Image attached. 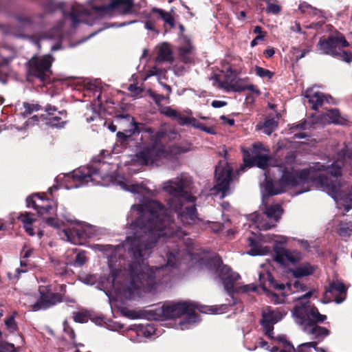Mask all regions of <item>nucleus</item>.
<instances>
[{
    "mask_svg": "<svg viewBox=\"0 0 352 352\" xmlns=\"http://www.w3.org/2000/svg\"><path fill=\"white\" fill-rule=\"evenodd\" d=\"M273 340H276L278 343L282 344V349L280 352H296L295 348L293 344L287 340L285 335L274 337Z\"/></svg>",
    "mask_w": 352,
    "mask_h": 352,
    "instance_id": "f704fd0d",
    "label": "nucleus"
},
{
    "mask_svg": "<svg viewBox=\"0 0 352 352\" xmlns=\"http://www.w3.org/2000/svg\"><path fill=\"white\" fill-rule=\"evenodd\" d=\"M323 118L328 124L345 126L349 122L348 119L342 116L338 109H329L327 113L323 115Z\"/></svg>",
    "mask_w": 352,
    "mask_h": 352,
    "instance_id": "5701e85b",
    "label": "nucleus"
},
{
    "mask_svg": "<svg viewBox=\"0 0 352 352\" xmlns=\"http://www.w3.org/2000/svg\"><path fill=\"white\" fill-rule=\"evenodd\" d=\"M266 4L265 10L266 13L278 15L281 12L282 8L278 4V0H262Z\"/></svg>",
    "mask_w": 352,
    "mask_h": 352,
    "instance_id": "2f4dec72",
    "label": "nucleus"
},
{
    "mask_svg": "<svg viewBox=\"0 0 352 352\" xmlns=\"http://www.w3.org/2000/svg\"><path fill=\"white\" fill-rule=\"evenodd\" d=\"M214 177L216 184L214 188L221 192L224 197L230 191V184L232 180V168L225 160H220L215 167Z\"/></svg>",
    "mask_w": 352,
    "mask_h": 352,
    "instance_id": "f8f14e48",
    "label": "nucleus"
},
{
    "mask_svg": "<svg viewBox=\"0 0 352 352\" xmlns=\"http://www.w3.org/2000/svg\"><path fill=\"white\" fill-rule=\"evenodd\" d=\"M210 263L218 272V276L222 280L226 292L229 294L234 293V284L239 279V274L233 272L228 265H223L219 256L211 258Z\"/></svg>",
    "mask_w": 352,
    "mask_h": 352,
    "instance_id": "9b49d317",
    "label": "nucleus"
},
{
    "mask_svg": "<svg viewBox=\"0 0 352 352\" xmlns=\"http://www.w3.org/2000/svg\"><path fill=\"white\" fill-rule=\"evenodd\" d=\"M175 121H177L178 124L181 126L190 125L192 126L193 122H195V118L193 117L186 116L179 112Z\"/></svg>",
    "mask_w": 352,
    "mask_h": 352,
    "instance_id": "37998d69",
    "label": "nucleus"
},
{
    "mask_svg": "<svg viewBox=\"0 0 352 352\" xmlns=\"http://www.w3.org/2000/svg\"><path fill=\"white\" fill-rule=\"evenodd\" d=\"M166 135V131L162 130L151 135L150 140L151 144L150 146H155L156 147L164 146L161 144L162 140Z\"/></svg>",
    "mask_w": 352,
    "mask_h": 352,
    "instance_id": "4c0bfd02",
    "label": "nucleus"
},
{
    "mask_svg": "<svg viewBox=\"0 0 352 352\" xmlns=\"http://www.w3.org/2000/svg\"><path fill=\"white\" fill-rule=\"evenodd\" d=\"M151 12L153 13L158 14L160 18L170 26V28H173L175 27V19L168 12L157 8H153Z\"/></svg>",
    "mask_w": 352,
    "mask_h": 352,
    "instance_id": "c756f323",
    "label": "nucleus"
},
{
    "mask_svg": "<svg viewBox=\"0 0 352 352\" xmlns=\"http://www.w3.org/2000/svg\"><path fill=\"white\" fill-rule=\"evenodd\" d=\"M84 117L87 122L89 123L94 120H101L100 115L98 112L94 110V109H89L85 114Z\"/></svg>",
    "mask_w": 352,
    "mask_h": 352,
    "instance_id": "49530a36",
    "label": "nucleus"
},
{
    "mask_svg": "<svg viewBox=\"0 0 352 352\" xmlns=\"http://www.w3.org/2000/svg\"><path fill=\"white\" fill-rule=\"evenodd\" d=\"M312 295V292H309L307 293H306L305 294H304L302 296H301L300 298H299L298 300V303L297 305H300L301 303H305L307 302H310L311 301L309 300V298Z\"/></svg>",
    "mask_w": 352,
    "mask_h": 352,
    "instance_id": "0e129e2a",
    "label": "nucleus"
},
{
    "mask_svg": "<svg viewBox=\"0 0 352 352\" xmlns=\"http://www.w3.org/2000/svg\"><path fill=\"white\" fill-rule=\"evenodd\" d=\"M315 270L316 267L314 265L305 262L294 269H290L289 272L294 278H299L312 275Z\"/></svg>",
    "mask_w": 352,
    "mask_h": 352,
    "instance_id": "b1692460",
    "label": "nucleus"
},
{
    "mask_svg": "<svg viewBox=\"0 0 352 352\" xmlns=\"http://www.w3.org/2000/svg\"><path fill=\"white\" fill-rule=\"evenodd\" d=\"M296 290L306 291L307 286L301 283L300 280H296L293 285H292Z\"/></svg>",
    "mask_w": 352,
    "mask_h": 352,
    "instance_id": "e2e57ef3",
    "label": "nucleus"
},
{
    "mask_svg": "<svg viewBox=\"0 0 352 352\" xmlns=\"http://www.w3.org/2000/svg\"><path fill=\"white\" fill-rule=\"evenodd\" d=\"M305 97L308 99V102L311 104V109L315 111L321 107L326 100L325 95L319 91L310 94H307Z\"/></svg>",
    "mask_w": 352,
    "mask_h": 352,
    "instance_id": "bb28decb",
    "label": "nucleus"
},
{
    "mask_svg": "<svg viewBox=\"0 0 352 352\" xmlns=\"http://www.w3.org/2000/svg\"><path fill=\"white\" fill-rule=\"evenodd\" d=\"M87 262V257L85 256V252H80L77 254L74 261V265L76 266H82Z\"/></svg>",
    "mask_w": 352,
    "mask_h": 352,
    "instance_id": "864d4df0",
    "label": "nucleus"
},
{
    "mask_svg": "<svg viewBox=\"0 0 352 352\" xmlns=\"http://www.w3.org/2000/svg\"><path fill=\"white\" fill-rule=\"evenodd\" d=\"M40 298L38 300L32 304L31 310L33 311H38L39 310H45L58 302L64 300L63 296L59 293H52L48 288L45 291L39 289Z\"/></svg>",
    "mask_w": 352,
    "mask_h": 352,
    "instance_id": "dca6fc26",
    "label": "nucleus"
},
{
    "mask_svg": "<svg viewBox=\"0 0 352 352\" xmlns=\"http://www.w3.org/2000/svg\"><path fill=\"white\" fill-rule=\"evenodd\" d=\"M193 47L190 42H188L187 45L185 46L180 47L179 49V56L182 58V60L187 63L189 61L188 58L186 57L188 54H190L192 52Z\"/></svg>",
    "mask_w": 352,
    "mask_h": 352,
    "instance_id": "a18cd8bd",
    "label": "nucleus"
},
{
    "mask_svg": "<svg viewBox=\"0 0 352 352\" xmlns=\"http://www.w3.org/2000/svg\"><path fill=\"white\" fill-rule=\"evenodd\" d=\"M197 306L189 301H166L161 307H156L151 311L153 313L155 320H164L179 318L186 316L185 322L195 323L199 315L195 310Z\"/></svg>",
    "mask_w": 352,
    "mask_h": 352,
    "instance_id": "20e7f679",
    "label": "nucleus"
},
{
    "mask_svg": "<svg viewBox=\"0 0 352 352\" xmlns=\"http://www.w3.org/2000/svg\"><path fill=\"white\" fill-rule=\"evenodd\" d=\"M26 248V246L25 245L21 251V257L22 258H29L32 254V252H33V250L30 248L28 250H25V248Z\"/></svg>",
    "mask_w": 352,
    "mask_h": 352,
    "instance_id": "69168bd1",
    "label": "nucleus"
},
{
    "mask_svg": "<svg viewBox=\"0 0 352 352\" xmlns=\"http://www.w3.org/2000/svg\"><path fill=\"white\" fill-rule=\"evenodd\" d=\"M298 9L302 14L310 16H316L321 12L320 10L311 6L305 1L299 4Z\"/></svg>",
    "mask_w": 352,
    "mask_h": 352,
    "instance_id": "c9c22d12",
    "label": "nucleus"
},
{
    "mask_svg": "<svg viewBox=\"0 0 352 352\" xmlns=\"http://www.w3.org/2000/svg\"><path fill=\"white\" fill-rule=\"evenodd\" d=\"M211 105L214 108H220L227 105V102L221 100H213Z\"/></svg>",
    "mask_w": 352,
    "mask_h": 352,
    "instance_id": "338daca9",
    "label": "nucleus"
},
{
    "mask_svg": "<svg viewBox=\"0 0 352 352\" xmlns=\"http://www.w3.org/2000/svg\"><path fill=\"white\" fill-rule=\"evenodd\" d=\"M264 213L269 219H273L277 222L280 219L283 209L279 204L271 205L265 208Z\"/></svg>",
    "mask_w": 352,
    "mask_h": 352,
    "instance_id": "c85d7f7f",
    "label": "nucleus"
},
{
    "mask_svg": "<svg viewBox=\"0 0 352 352\" xmlns=\"http://www.w3.org/2000/svg\"><path fill=\"white\" fill-rule=\"evenodd\" d=\"M278 124L274 118L265 120L263 122L264 132L267 135H271L272 133L276 129Z\"/></svg>",
    "mask_w": 352,
    "mask_h": 352,
    "instance_id": "a19ab883",
    "label": "nucleus"
},
{
    "mask_svg": "<svg viewBox=\"0 0 352 352\" xmlns=\"http://www.w3.org/2000/svg\"><path fill=\"white\" fill-rule=\"evenodd\" d=\"M263 54H264L265 58H270L274 55L275 50L273 47H269L266 50H265Z\"/></svg>",
    "mask_w": 352,
    "mask_h": 352,
    "instance_id": "774afa93",
    "label": "nucleus"
},
{
    "mask_svg": "<svg viewBox=\"0 0 352 352\" xmlns=\"http://www.w3.org/2000/svg\"><path fill=\"white\" fill-rule=\"evenodd\" d=\"M259 284L263 292L274 301L276 304L280 303V297L276 293L271 291V289L280 292L283 297L287 296L285 293V289H287L291 292L292 291V285L290 283L283 284L276 280L270 272L266 274H259Z\"/></svg>",
    "mask_w": 352,
    "mask_h": 352,
    "instance_id": "9d476101",
    "label": "nucleus"
},
{
    "mask_svg": "<svg viewBox=\"0 0 352 352\" xmlns=\"http://www.w3.org/2000/svg\"><path fill=\"white\" fill-rule=\"evenodd\" d=\"M164 190L170 195L168 208L155 200L136 206L139 216L134 221L135 232L126 236L124 243L131 258L129 269L111 271L109 278L113 286H122L124 280L120 276L127 274L130 290L150 292L161 283L166 267L175 266L176 257L173 252L167 254L166 266H150L147 259L161 237L179 239L186 234L175 224L173 214H177V220L183 225L194 223L197 218V197L188 191L187 182L184 179L166 182Z\"/></svg>",
    "mask_w": 352,
    "mask_h": 352,
    "instance_id": "f257e3e1",
    "label": "nucleus"
},
{
    "mask_svg": "<svg viewBox=\"0 0 352 352\" xmlns=\"http://www.w3.org/2000/svg\"><path fill=\"white\" fill-rule=\"evenodd\" d=\"M43 218H44L45 222L47 225H48L54 228H60V223L57 218L53 217H46V218H45L43 217Z\"/></svg>",
    "mask_w": 352,
    "mask_h": 352,
    "instance_id": "4d7b16f0",
    "label": "nucleus"
},
{
    "mask_svg": "<svg viewBox=\"0 0 352 352\" xmlns=\"http://www.w3.org/2000/svg\"><path fill=\"white\" fill-rule=\"evenodd\" d=\"M14 18L20 25L18 36L25 37L24 31L32 28L34 25V16L28 15L23 12H17L14 14Z\"/></svg>",
    "mask_w": 352,
    "mask_h": 352,
    "instance_id": "412c9836",
    "label": "nucleus"
},
{
    "mask_svg": "<svg viewBox=\"0 0 352 352\" xmlns=\"http://www.w3.org/2000/svg\"><path fill=\"white\" fill-rule=\"evenodd\" d=\"M55 271L57 274L60 276L66 274L67 272V263L65 262H58L55 265Z\"/></svg>",
    "mask_w": 352,
    "mask_h": 352,
    "instance_id": "5fc2aeb1",
    "label": "nucleus"
},
{
    "mask_svg": "<svg viewBox=\"0 0 352 352\" xmlns=\"http://www.w3.org/2000/svg\"><path fill=\"white\" fill-rule=\"evenodd\" d=\"M293 314L296 317V322L303 326L304 331L314 338L320 339L329 335V329L318 325V323H322L327 319V316L320 314L311 302L296 305Z\"/></svg>",
    "mask_w": 352,
    "mask_h": 352,
    "instance_id": "7ed1b4c3",
    "label": "nucleus"
},
{
    "mask_svg": "<svg viewBox=\"0 0 352 352\" xmlns=\"http://www.w3.org/2000/svg\"><path fill=\"white\" fill-rule=\"evenodd\" d=\"M52 202L44 192L34 193L26 198L27 207L34 208L41 217L56 214V206H53Z\"/></svg>",
    "mask_w": 352,
    "mask_h": 352,
    "instance_id": "ddd939ff",
    "label": "nucleus"
},
{
    "mask_svg": "<svg viewBox=\"0 0 352 352\" xmlns=\"http://www.w3.org/2000/svg\"><path fill=\"white\" fill-rule=\"evenodd\" d=\"M161 113L166 116L170 118L172 120H175L179 112L173 109H172L170 107H164Z\"/></svg>",
    "mask_w": 352,
    "mask_h": 352,
    "instance_id": "603ef678",
    "label": "nucleus"
},
{
    "mask_svg": "<svg viewBox=\"0 0 352 352\" xmlns=\"http://www.w3.org/2000/svg\"><path fill=\"white\" fill-rule=\"evenodd\" d=\"M349 46L345 36L339 32L327 37H320L317 43L318 50L321 54L338 58L347 64L352 63V52L344 48Z\"/></svg>",
    "mask_w": 352,
    "mask_h": 352,
    "instance_id": "39448f33",
    "label": "nucleus"
},
{
    "mask_svg": "<svg viewBox=\"0 0 352 352\" xmlns=\"http://www.w3.org/2000/svg\"><path fill=\"white\" fill-rule=\"evenodd\" d=\"M307 128V121L304 120L302 122L297 124H293L289 129L293 130H305Z\"/></svg>",
    "mask_w": 352,
    "mask_h": 352,
    "instance_id": "052dcab7",
    "label": "nucleus"
},
{
    "mask_svg": "<svg viewBox=\"0 0 352 352\" xmlns=\"http://www.w3.org/2000/svg\"><path fill=\"white\" fill-rule=\"evenodd\" d=\"M134 131L133 126L130 129L125 130L124 132L119 131L117 133L118 141L121 144H124L128 142V140L134 135Z\"/></svg>",
    "mask_w": 352,
    "mask_h": 352,
    "instance_id": "ea45409f",
    "label": "nucleus"
},
{
    "mask_svg": "<svg viewBox=\"0 0 352 352\" xmlns=\"http://www.w3.org/2000/svg\"><path fill=\"white\" fill-rule=\"evenodd\" d=\"M227 309H228L227 305H221L219 307L215 306V307H212L210 308V310L213 313H215V314L223 313V312L226 311Z\"/></svg>",
    "mask_w": 352,
    "mask_h": 352,
    "instance_id": "680f3d73",
    "label": "nucleus"
},
{
    "mask_svg": "<svg viewBox=\"0 0 352 352\" xmlns=\"http://www.w3.org/2000/svg\"><path fill=\"white\" fill-rule=\"evenodd\" d=\"M149 96L153 99L156 104H160L163 100L169 98L168 96H164L163 95L156 94L152 91H150Z\"/></svg>",
    "mask_w": 352,
    "mask_h": 352,
    "instance_id": "13d9d810",
    "label": "nucleus"
},
{
    "mask_svg": "<svg viewBox=\"0 0 352 352\" xmlns=\"http://www.w3.org/2000/svg\"><path fill=\"white\" fill-rule=\"evenodd\" d=\"M342 167L343 162L338 161L333 162L331 165L327 166V172L331 176L334 177L338 179L342 175Z\"/></svg>",
    "mask_w": 352,
    "mask_h": 352,
    "instance_id": "473e14b6",
    "label": "nucleus"
},
{
    "mask_svg": "<svg viewBox=\"0 0 352 352\" xmlns=\"http://www.w3.org/2000/svg\"><path fill=\"white\" fill-rule=\"evenodd\" d=\"M327 166L320 162L316 163L310 166L309 169V182L314 183L317 187L320 188L326 192L335 201L338 198L343 199L345 197V192L342 190L343 183L340 179H332L323 174H312L317 171H326Z\"/></svg>",
    "mask_w": 352,
    "mask_h": 352,
    "instance_id": "0eeeda50",
    "label": "nucleus"
},
{
    "mask_svg": "<svg viewBox=\"0 0 352 352\" xmlns=\"http://www.w3.org/2000/svg\"><path fill=\"white\" fill-rule=\"evenodd\" d=\"M157 60L159 62H173V52L169 45L166 43H163L159 48Z\"/></svg>",
    "mask_w": 352,
    "mask_h": 352,
    "instance_id": "cd10ccee",
    "label": "nucleus"
},
{
    "mask_svg": "<svg viewBox=\"0 0 352 352\" xmlns=\"http://www.w3.org/2000/svg\"><path fill=\"white\" fill-rule=\"evenodd\" d=\"M274 252V260L283 265H295L302 259V254L300 252L286 249L280 245H276Z\"/></svg>",
    "mask_w": 352,
    "mask_h": 352,
    "instance_id": "f3484780",
    "label": "nucleus"
},
{
    "mask_svg": "<svg viewBox=\"0 0 352 352\" xmlns=\"http://www.w3.org/2000/svg\"><path fill=\"white\" fill-rule=\"evenodd\" d=\"M33 216L34 214L28 212H25L21 213L18 216L17 219L23 223V226H28V225L32 224L36 221Z\"/></svg>",
    "mask_w": 352,
    "mask_h": 352,
    "instance_id": "79ce46f5",
    "label": "nucleus"
},
{
    "mask_svg": "<svg viewBox=\"0 0 352 352\" xmlns=\"http://www.w3.org/2000/svg\"><path fill=\"white\" fill-rule=\"evenodd\" d=\"M5 324L10 332H14L18 329L14 316H10L6 318L5 320Z\"/></svg>",
    "mask_w": 352,
    "mask_h": 352,
    "instance_id": "8fccbe9b",
    "label": "nucleus"
},
{
    "mask_svg": "<svg viewBox=\"0 0 352 352\" xmlns=\"http://www.w3.org/2000/svg\"><path fill=\"white\" fill-rule=\"evenodd\" d=\"M265 151L263 145L261 142H256L252 144L250 148H241L243 153V160L245 167L252 168L257 166L266 172L269 166L271 157L267 154H262V151ZM270 175V173L268 174ZM270 178V176H269Z\"/></svg>",
    "mask_w": 352,
    "mask_h": 352,
    "instance_id": "1a4fd4ad",
    "label": "nucleus"
},
{
    "mask_svg": "<svg viewBox=\"0 0 352 352\" xmlns=\"http://www.w3.org/2000/svg\"><path fill=\"white\" fill-rule=\"evenodd\" d=\"M63 327H64V331L65 333H67L69 338L72 340H74L75 338V332L74 331V329L69 325V323L67 322V321H64L63 322Z\"/></svg>",
    "mask_w": 352,
    "mask_h": 352,
    "instance_id": "bf43d9fd",
    "label": "nucleus"
},
{
    "mask_svg": "<svg viewBox=\"0 0 352 352\" xmlns=\"http://www.w3.org/2000/svg\"><path fill=\"white\" fill-rule=\"evenodd\" d=\"M190 150V145L188 144L185 145L176 144L168 148L147 146L137 153V157L143 164H154L164 159L171 160L177 157V155L187 153Z\"/></svg>",
    "mask_w": 352,
    "mask_h": 352,
    "instance_id": "423d86ee",
    "label": "nucleus"
},
{
    "mask_svg": "<svg viewBox=\"0 0 352 352\" xmlns=\"http://www.w3.org/2000/svg\"><path fill=\"white\" fill-rule=\"evenodd\" d=\"M73 318L76 322L79 323H84L88 320L87 315L83 312H74Z\"/></svg>",
    "mask_w": 352,
    "mask_h": 352,
    "instance_id": "6e6d98bb",
    "label": "nucleus"
},
{
    "mask_svg": "<svg viewBox=\"0 0 352 352\" xmlns=\"http://www.w3.org/2000/svg\"><path fill=\"white\" fill-rule=\"evenodd\" d=\"M192 126L195 127V129H198L203 131H205L209 134L215 133L214 129L213 127L206 126L204 124L199 122L196 118H195V122H193Z\"/></svg>",
    "mask_w": 352,
    "mask_h": 352,
    "instance_id": "09e8293b",
    "label": "nucleus"
},
{
    "mask_svg": "<svg viewBox=\"0 0 352 352\" xmlns=\"http://www.w3.org/2000/svg\"><path fill=\"white\" fill-rule=\"evenodd\" d=\"M24 111L21 112L23 117L25 118L31 115L34 111H38L42 109V107L38 104H31L27 102H24L23 104Z\"/></svg>",
    "mask_w": 352,
    "mask_h": 352,
    "instance_id": "e433bc0d",
    "label": "nucleus"
},
{
    "mask_svg": "<svg viewBox=\"0 0 352 352\" xmlns=\"http://www.w3.org/2000/svg\"><path fill=\"white\" fill-rule=\"evenodd\" d=\"M254 72L258 76L261 78H267L269 80H270L274 75V72L259 66H255Z\"/></svg>",
    "mask_w": 352,
    "mask_h": 352,
    "instance_id": "c03bdc74",
    "label": "nucleus"
},
{
    "mask_svg": "<svg viewBox=\"0 0 352 352\" xmlns=\"http://www.w3.org/2000/svg\"><path fill=\"white\" fill-rule=\"evenodd\" d=\"M230 87L232 89V90H234V91H236V92H241V91H243L245 90H249L252 92H256L257 94H260L259 90L256 89L255 86L253 85L241 86V85H237L234 84V85H230Z\"/></svg>",
    "mask_w": 352,
    "mask_h": 352,
    "instance_id": "de8ad7c7",
    "label": "nucleus"
},
{
    "mask_svg": "<svg viewBox=\"0 0 352 352\" xmlns=\"http://www.w3.org/2000/svg\"><path fill=\"white\" fill-rule=\"evenodd\" d=\"M338 234L341 237H350L352 234V221H340L338 224Z\"/></svg>",
    "mask_w": 352,
    "mask_h": 352,
    "instance_id": "72a5a7b5",
    "label": "nucleus"
},
{
    "mask_svg": "<svg viewBox=\"0 0 352 352\" xmlns=\"http://www.w3.org/2000/svg\"><path fill=\"white\" fill-rule=\"evenodd\" d=\"M278 168L282 172V175L276 184L269 178V172L265 173L264 188L268 195H276L285 192L288 188L298 186L302 188L298 194L309 190V169L295 170L288 169L287 167L282 168L280 166H278Z\"/></svg>",
    "mask_w": 352,
    "mask_h": 352,
    "instance_id": "f03ea898",
    "label": "nucleus"
},
{
    "mask_svg": "<svg viewBox=\"0 0 352 352\" xmlns=\"http://www.w3.org/2000/svg\"><path fill=\"white\" fill-rule=\"evenodd\" d=\"M99 174V169L96 167H80L72 173V179L74 182H78L76 187H78L92 182L94 179L93 177Z\"/></svg>",
    "mask_w": 352,
    "mask_h": 352,
    "instance_id": "a211bd4d",
    "label": "nucleus"
},
{
    "mask_svg": "<svg viewBox=\"0 0 352 352\" xmlns=\"http://www.w3.org/2000/svg\"><path fill=\"white\" fill-rule=\"evenodd\" d=\"M54 58L51 54L42 56H33L26 63V79L30 82L38 80L41 84L46 85L51 82V69Z\"/></svg>",
    "mask_w": 352,
    "mask_h": 352,
    "instance_id": "6e6552de",
    "label": "nucleus"
},
{
    "mask_svg": "<svg viewBox=\"0 0 352 352\" xmlns=\"http://www.w3.org/2000/svg\"><path fill=\"white\" fill-rule=\"evenodd\" d=\"M45 113L40 116V118L45 124L52 128H63L67 123V113L65 110L58 111V109L52 104H47L44 107Z\"/></svg>",
    "mask_w": 352,
    "mask_h": 352,
    "instance_id": "2eb2a0df",
    "label": "nucleus"
},
{
    "mask_svg": "<svg viewBox=\"0 0 352 352\" xmlns=\"http://www.w3.org/2000/svg\"><path fill=\"white\" fill-rule=\"evenodd\" d=\"M42 6L46 12H52L56 10L62 9L63 4L62 3H57L54 0H45Z\"/></svg>",
    "mask_w": 352,
    "mask_h": 352,
    "instance_id": "58836bf2",
    "label": "nucleus"
},
{
    "mask_svg": "<svg viewBox=\"0 0 352 352\" xmlns=\"http://www.w3.org/2000/svg\"><path fill=\"white\" fill-rule=\"evenodd\" d=\"M63 12L64 16H69L72 21V26L76 28L80 23L82 22L80 18L83 16L89 15V11L87 9L84 8L81 6H73L69 12Z\"/></svg>",
    "mask_w": 352,
    "mask_h": 352,
    "instance_id": "4be33fe9",
    "label": "nucleus"
},
{
    "mask_svg": "<svg viewBox=\"0 0 352 352\" xmlns=\"http://www.w3.org/2000/svg\"><path fill=\"white\" fill-rule=\"evenodd\" d=\"M347 287L341 281L333 280L325 291V298L333 297V300L337 303H342L346 298Z\"/></svg>",
    "mask_w": 352,
    "mask_h": 352,
    "instance_id": "6ab92c4d",
    "label": "nucleus"
},
{
    "mask_svg": "<svg viewBox=\"0 0 352 352\" xmlns=\"http://www.w3.org/2000/svg\"><path fill=\"white\" fill-rule=\"evenodd\" d=\"M248 245L251 248L248 254L252 256L263 255L265 252L263 250L261 243L253 237L248 238Z\"/></svg>",
    "mask_w": 352,
    "mask_h": 352,
    "instance_id": "7c9ffc66",
    "label": "nucleus"
},
{
    "mask_svg": "<svg viewBox=\"0 0 352 352\" xmlns=\"http://www.w3.org/2000/svg\"><path fill=\"white\" fill-rule=\"evenodd\" d=\"M120 117L124 118L127 120V121L130 122L131 126H133L134 133L139 134L140 133H146L150 135L154 133V129L151 127L146 126L143 123H139L135 121L133 117L130 116L129 114H126L125 116H120Z\"/></svg>",
    "mask_w": 352,
    "mask_h": 352,
    "instance_id": "a878e982",
    "label": "nucleus"
},
{
    "mask_svg": "<svg viewBox=\"0 0 352 352\" xmlns=\"http://www.w3.org/2000/svg\"><path fill=\"white\" fill-rule=\"evenodd\" d=\"M276 322L272 314H263L261 324L263 329L265 335L270 339H274V324Z\"/></svg>",
    "mask_w": 352,
    "mask_h": 352,
    "instance_id": "393cba45",
    "label": "nucleus"
},
{
    "mask_svg": "<svg viewBox=\"0 0 352 352\" xmlns=\"http://www.w3.org/2000/svg\"><path fill=\"white\" fill-rule=\"evenodd\" d=\"M133 6V0H111L108 5H94L91 6V9L98 16H104L109 15L112 11H116L122 14H130Z\"/></svg>",
    "mask_w": 352,
    "mask_h": 352,
    "instance_id": "4468645a",
    "label": "nucleus"
},
{
    "mask_svg": "<svg viewBox=\"0 0 352 352\" xmlns=\"http://www.w3.org/2000/svg\"><path fill=\"white\" fill-rule=\"evenodd\" d=\"M0 352H18L14 344L0 341Z\"/></svg>",
    "mask_w": 352,
    "mask_h": 352,
    "instance_id": "3c124183",
    "label": "nucleus"
},
{
    "mask_svg": "<svg viewBox=\"0 0 352 352\" xmlns=\"http://www.w3.org/2000/svg\"><path fill=\"white\" fill-rule=\"evenodd\" d=\"M64 233L67 241L74 244H81L82 241L89 237V234L84 226H80L79 228H72L65 229Z\"/></svg>",
    "mask_w": 352,
    "mask_h": 352,
    "instance_id": "aec40b11",
    "label": "nucleus"
}]
</instances>
